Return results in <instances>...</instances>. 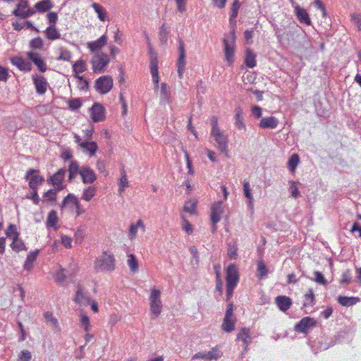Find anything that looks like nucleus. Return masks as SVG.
<instances>
[{
    "mask_svg": "<svg viewBox=\"0 0 361 361\" xmlns=\"http://www.w3.org/2000/svg\"><path fill=\"white\" fill-rule=\"evenodd\" d=\"M221 353L216 348H212L208 352H200L192 357V360L204 359L207 360H216L221 357Z\"/></svg>",
    "mask_w": 361,
    "mask_h": 361,
    "instance_id": "nucleus-15",
    "label": "nucleus"
},
{
    "mask_svg": "<svg viewBox=\"0 0 361 361\" xmlns=\"http://www.w3.org/2000/svg\"><path fill=\"white\" fill-rule=\"evenodd\" d=\"M127 264L130 268V270L133 273H136L138 271L139 266L138 261L133 254H130L128 255Z\"/></svg>",
    "mask_w": 361,
    "mask_h": 361,
    "instance_id": "nucleus-36",
    "label": "nucleus"
},
{
    "mask_svg": "<svg viewBox=\"0 0 361 361\" xmlns=\"http://www.w3.org/2000/svg\"><path fill=\"white\" fill-rule=\"evenodd\" d=\"M279 120L274 116L262 118L259 123V128L262 129H274L277 127Z\"/></svg>",
    "mask_w": 361,
    "mask_h": 361,
    "instance_id": "nucleus-22",
    "label": "nucleus"
},
{
    "mask_svg": "<svg viewBox=\"0 0 361 361\" xmlns=\"http://www.w3.org/2000/svg\"><path fill=\"white\" fill-rule=\"evenodd\" d=\"M33 82L38 94H44L46 92L48 83L43 75H37L33 76Z\"/></svg>",
    "mask_w": 361,
    "mask_h": 361,
    "instance_id": "nucleus-17",
    "label": "nucleus"
},
{
    "mask_svg": "<svg viewBox=\"0 0 361 361\" xmlns=\"http://www.w3.org/2000/svg\"><path fill=\"white\" fill-rule=\"evenodd\" d=\"M238 279L239 275L236 266L229 265L226 269V285L236 286Z\"/></svg>",
    "mask_w": 361,
    "mask_h": 361,
    "instance_id": "nucleus-14",
    "label": "nucleus"
},
{
    "mask_svg": "<svg viewBox=\"0 0 361 361\" xmlns=\"http://www.w3.org/2000/svg\"><path fill=\"white\" fill-rule=\"evenodd\" d=\"M113 87V79L109 75L102 76L96 80L95 88L100 94L108 93Z\"/></svg>",
    "mask_w": 361,
    "mask_h": 361,
    "instance_id": "nucleus-5",
    "label": "nucleus"
},
{
    "mask_svg": "<svg viewBox=\"0 0 361 361\" xmlns=\"http://www.w3.org/2000/svg\"><path fill=\"white\" fill-rule=\"evenodd\" d=\"M27 6L28 4L26 1H20V2L17 4L16 8L13 11V14L21 18H28L33 15L34 11L30 8H27Z\"/></svg>",
    "mask_w": 361,
    "mask_h": 361,
    "instance_id": "nucleus-13",
    "label": "nucleus"
},
{
    "mask_svg": "<svg viewBox=\"0 0 361 361\" xmlns=\"http://www.w3.org/2000/svg\"><path fill=\"white\" fill-rule=\"evenodd\" d=\"M47 38L49 40H56L61 37V34L54 25H50L44 31Z\"/></svg>",
    "mask_w": 361,
    "mask_h": 361,
    "instance_id": "nucleus-29",
    "label": "nucleus"
},
{
    "mask_svg": "<svg viewBox=\"0 0 361 361\" xmlns=\"http://www.w3.org/2000/svg\"><path fill=\"white\" fill-rule=\"evenodd\" d=\"M235 317H224L223 324L221 325L222 330L227 333L233 331L235 329Z\"/></svg>",
    "mask_w": 361,
    "mask_h": 361,
    "instance_id": "nucleus-27",
    "label": "nucleus"
},
{
    "mask_svg": "<svg viewBox=\"0 0 361 361\" xmlns=\"http://www.w3.org/2000/svg\"><path fill=\"white\" fill-rule=\"evenodd\" d=\"M295 15L298 19V20L301 23H305L307 25H310L311 24V20L309 17V15L307 12V11L299 6H296L295 7Z\"/></svg>",
    "mask_w": 361,
    "mask_h": 361,
    "instance_id": "nucleus-24",
    "label": "nucleus"
},
{
    "mask_svg": "<svg viewBox=\"0 0 361 361\" xmlns=\"http://www.w3.org/2000/svg\"><path fill=\"white\" fill-rule=\"evenodd\" d=\"M267 269L263 260L257 262V276L262 279L267 275Z\"/></svg>",
    "mask_w": 361,
    "mask_h": 361,
    "instance_id": "nucleus-47",
    "label": "nucleus"
},
{
    "mask_svg": "<svg viewBox=\"0 0 361 361\" xmlns=\"http://www.w3.org/2000/svg\"><path fill=\"white\" fill-rule=\"evenodd\" d=\"M149 300L150 313L152 317L154 319L161 314L162 310L161 291L156 288L151 289Z\"/></svg>",
    "mask_w": 361,
    "mask_h": 361,
    "instance_id": "nucleus-3",
    "label": "nucleus"
},
{
    "mask_svg": "<svg viewBox=\"0 0 361 361\" xmlns=\"http://www.w3.org/2000/svg\"><path fill=\"white\" fill-rule=\"evenodd\" d=\"M44 317L46 319V322H49L54 327L56 328L59 326L58 319L54 317L52 312H46L44 314Z\"/></svg>",
    "mask_w": 361,
    "mask_h": 361,
    "instance_id": "nucleus-53",
    "label": "nucleus"
},
{
    "mask_svg": "<svg viewBox=\"0 0 361 361\" xmlns=\"http://www.w3.org/2000/svg\"><path fill=\"white\" fill-rule=\"evenodd\" d=\"M235 126L239 130H246V126L243 121V110L240 107H237L235 109Z\"/></svg>",
    "mask_w": 361,
    "mask_h": 361,
    "instance_id": "nucleus-26",
    "label": "nucleus"
},
{
    "mask_svg": "<svg viewBox=\"0 0 361 361\" xmlns=\"http://www.w3.org/2000/svg\"><path fill=\"white\" fill-rule=\"evenodd\" d=\"M243 193L245 197L248 200V206L252 209H253V196L251 193L250 183L247 181L243 183Z\"/></svg>",
    "mask_w": 361,
    "mask_h": 361,
    "instance_id": "nucleus-37",
    "label": "nucleus"
},
{
    "mask_svg": "<svg viewBox=\"0 0 361 361\" xmlns=\"http://www.w3.org/2000/svg\"><path fill=\"white\" fill-rule=\"evenodd\" d=\"M240 7V4L238 0H234L231 8L230 20H232L237 17Z\"/></svg>",
    "mask_w": 361,
    "mask_h": 361,
    "instance_id": "nucleus-50",
    "label": "nucleus"
},
{
    "mask_svg": "<svg viewBox=\"0 0 361 361\" xmlns=\"http://www.w3.org/2000/svg\"><path fill=\"white\" fill-rule=\"evenodd\" d=\"M11 246L12 249L16 252L27 250V247L25 245L24 243L21 240L18 239V235L13 238V241L11 243Z\"/></svg>",
    "mask_w": 361,
    "mask_h": 361,
    "instance_id": "nucleus-43",
    "label": "nucleus"
},
{
    "mask_svg": "<svg viewBox=\"0 0 361 361\" xmlns=\"http://www.w3.org/2000/svg\"><path fill=\"white\" fill-rule=\"evenodd\" d=\"M60 54L59 57L57 58L58 61H69L71 59V52L65 49V48H60L59 49Z\"/></svg>",
    "mask_w": 361,
    "mask_h": 361,
    "instance_id": "nucleus-49",
    "label": "nucleus"
},
{
    "mask_svg": "<svg viewBox=\"0 0 361 361\" xmlns=\"http://www.w3.org/2000/svg\"><path fill=\"white\" fill-rule=\"evenodd\" d=\"M290 184V190L291 196L296 198L300 195V192L298 189V188L295 186V182L293 180L289 181Z\"/></svg>",
    "mask_w": 361,
    "mask_h": 361,
    "instance_id": "nucleus-61",
    "label": "nucleus"
},
{
    "mask_svg": "<svg viewBox=\"0 0 361 361\" xmlns=\"http://www.w3.org/2000/svg\"><path fill=\"white\" fill-rule=\"evenodd\" d=\"M35 8L42 12H45L51 8L50 0H42L35 4Z\"/></svg>",
    "mask_w": 361,
    "mask_h": 361,
    "instance_id": "nucleus-45",
    "label": "nucleus"
},
{
    "mask_svg": "<svg viewBox=\"0 0 361 361\" xmlns=\"http://www.w3.org/2000/svg\"><path fill=\"white\" fill-rule=\"evenodd\" d=\"M237 340L242 341L245 345L244 351L247 350L248 345L252 343L250 330L248 328H242L237 334Z\"/></svg>",
    "mask_w": 361,
    "mask_h": 361,
    "instance_id": "nucleus-21",
    "label": "nucleus"
},
{
    "mask_svg": "<svg viewBox=\"0 0 361 361\" xmlns=\"http://www.w3.org/2000/svg\"><path fill=\"white\" fill-rule=\"evenodd\" d=\"M275 302L280 310L283 312L287 311L292 305L291 299L285 295L277 296L275 299Z\"/></svg>",
    "mask_w": 361,
    "mask_h": 361,
    "instance_id": "nucleus-23",
    "label": "nucleus"
},
{
    "mask_svg": "<svg viewBox=\"0 0 361 361\" xmlns=\"http://www.w3.org/2000/svg\"><path fill=\"white\" fill-rule=\"evenodd\" d=\"M109 62V59L107 54L102 53L93 56L92 59L93 71L94 73H102L104 67H106Z\"/></svg>",
    "mask_w": 361,
    "mask_h": 361,
    "instance_id": "nucleus-8",
    "label": "nucleus"
},
{
    "mask_svg": "<svg viewBox=\"0 0 361 361\" xmlns=\"http://www.w3.org/2000/svg\"><path fill=\"white\" fill-rule=\"evenodd\" d=\"M73 69L77 74L83 73L86 70L85 62L83 60L78 61L73 64Z\"/></svg>",
    "mask_w": 361,
    "mask_h": 361,
    "instance_id": "nucleus-52",
    "label": "nucleus"
},
{
    "mask_svg": "<svg viewBox=\"0 0 361 361\" xmlns=\"http://www.w3.org/2000/svg\"><path fill=\"white\" fill-rule=\"evenodd\" d=\"M245 63L251 68L256 66V55L250 49H247L245 51Z\"/></svg>",
    "mask_w": 361,
    "mask_h": 361,
    "instance_id": "nucleus-35",
    "label": "nucleus"
},
{
    "mask_svg": "<svg viewBox=\"0 0 361 361\" xmlns=\"http://www.w3.org/2000/svg\"><path fill=\"white\" fill-rule=\"evenodd\" d=\"M94 268L97 271H112L115 269V258L112 253L104 251L96 259Z\"/></svg>",
    "mask_w": 361,
    "mask_h": 361,
    "instance_id": "nucleus-2",
    "label": "nucleus"
},
{
    "mask_svg": "<svg viewBox=\"0 0 361 361\" xmlns=\"http://www.w3.org/2000/svg\"><path fill=\"white\" fill-rule=\"evenodd\" d=\"M182 219H183V229L188 234L192 233V231H193L192 226L183 216L182 217Z\"/></svg>",
    "mask_w": 361,
    "mask_h": 361,
    "instance_id": "nucleus-62",
    "label": "nucleus"
},
{
    "mask_svg": "<svg viewBox=\"0 0 361 361\" xmlns=\"http://www.w3.org/2000/svg\"><path fill=\"white\" fill-rule=\"evenodd\" d=\"M317 325V321L310 317L302 318L295 326V331L299 333L307 334L312 329Z\"/></svg>",
    "mask_w": 361,
    "mask_h": 361,
    "instance_id": "nucleus-7",
    "label": "nucleus"
},
{
    "mask_svg": "<svg viewBox=\"0 0 361 361\" xmlns=\"http://www.w3.org/2000/svg\"><path fill=\"white\" fill-rule=\"evenodd\" d=\"M80 169V168L79 167V165L76 161H72L71 162L68 167L70 180L74 178L76 176V175L79 173Z\"/></svg>",
    "mask_w": 361,
    "mask_h": 361,
    "instance_id": "nucleus-42",
    "label": "nucleus"
},
{
    "mask_svg": "<svg viewBox=\"0 0 361 361\" xmlns=\"http://www.w3.org/2000/svg\"><path fill=\"white\" fill-rule=\"evenodd\" d=\"M360 301V299L357 297L338 296V302L345 307L353 306Z\"/></svg>",
    "mask_w": 361,
    "mask_h": 361,
    "instance_id": "nucleus-33",
    "label": "nucleus"
},
{
    "mask_svg": "<svg viewBox=\"0 0 361 361\" xmlns=\"http://www.w3.org/2000/svg\"><path fill=\"white\" fill-rule=\"evenodd\" d=\"M96 189L94 187H88L83 190L82 199L89 202L94 197Z\"/></svg>",
    "mask_w": 361,
    "mask_h": 361,
    "instance_id": "nucleus-44",
    "label": "nucleus"
},
{
    "mask_svg": "<svg viewBox=\"0 0 361 361\" xmlns=\"http://www.w3.org/2000/svg\"><path fill=\"white\" fill-rule=\"evenodd\" d=\"M27 56L34 64L38 68L41 72H45L47 70V66L41 56L38 53L27 52Z\"/></svg>",
    "mask_w": 361,
    "mask_h": 361,
    "instance_id": "nucleus-20",
    "label": "nucleus"
},
{
    "mask_svg": "<svg viewBox=\"0 0 361 361\" xmlns=\"http://www.w3.org/2000/svg\"><path fill=\"white\" fill-rule=\"evenodd\" d=\"M91 116L94 122L103 121L105 117L104 108L100 104H94L91 108Z\"/></svg>",
    "mask_w": 361,
    "mask_h": 361,
    "instance_id": "nucleus-19",
    "label": "nucleus"
},
{
    "mask_svg": "<svg viewBox=\"0 0 361 361\" xmlns=\"http://www.w3.org/2000/svg\"><path fill=\"white\" fill-rule=\"evenodd\" d=\"M30 46L33 49H40L43 47L44 42L40 37H37L30 41Z\"/></svg>",
    "mask_w": 361,
    "mask_h": 361,
    "instance_id": "nucleus-55",
    "label": "nucleus"
},
{
    "mask_svg": "<svg viewBox=\"0 0 361 361\" xmlns=\"http://www.w3.org/2000/svg\"><path fill=\"white\" fill-rule=\"evenodd\" d=\"M80 322L82 326L84 327V330L86 332H88L90 331V319L89 317L85 314L81 315Z\"/></svg>",
    "mask_w": 361,
    "mask_h": 361,
    "instance_id": "nucleus-60",
    "label": "nucleus"
},
{
    "mask_svg": "<svg viewBox=\"0 0 361 361\" xmlns=\"http://www.w3.org/2000/svg\"><path fill=\"white\" fill-rule=\"evenodd\" d=\"M128 187V181L127 178V176L124 171H122V176L119 179L118 182V190L120 193H122L126 188Z\"/></svg>",
    "mask_w": 361,
    "mask_h": 361,
    "instance_id": "nucleus-46",
    "label": "nucleus"
},
{
    "mask_svg": "<svg viewBox=\"0 0 361 361\" xmlns=\"http://www.w3.org/2000/svg\"><path fill=\"white\" fill-rule=\"evenodd\" d=\"M56 189H50L43 197V202L54 204L56 201Z\"/></svg>",
    "mask_w": 361,
    "mask_h": 361,
    "instance_id": "nucleus-41",
    "label": "nucleus"
},
{
    "mask_svg": "<svg viewBox=\"0 0 361 361\" xmlns=\"http://www.w3.org/2000/svg\"><path fill=\"white\" fill-rule=\"evenodd\" d=\"M59 221V217L57 215V212L55 210H51L47 216V226L53 228L54 231L58 229V226H56Z\"/></svg>",
    "mask_w": 361,
    "mask_h": 361,
    "instance_id": "nucleus-31",
    "label": "nucleus"
},
{
    "mask_svg": "<svg viewBox=\"0 0 361 361\" xmlns=\"http://www.w3.org/2000/svg\"><path fill=\"white\" fill-rule=\"evenodd\" d=\"M185 50L184 43L182 39L178 40V59L177 61L178 73L180 78L183 77L185 67Z\"/></svg>",
    "mask_w": 361,
    "mask_h": 361,
    "instance_id": "nucleus-9",
    "label": "nucleus"
},
{
    "mask_svg": "<svg viewBox=\"0 0 361 361\" xmlns=\"http://www.w3.org/2000/svg\"><path fill=\"white\" fill-rule=\"evenodd\" d=\"M149 54L150 58V71L152 76L153 82L157 88L158 87L159 83L157 54L153 51L152 48L149 49Z\"/></svg>",
    "mask_w": 361,
    "mask_h": 361,
    "instance_id": "nucleus-10",
    "label": "nucleus"
},
{
    "mask_svg": "<svg viewBox=\"0 0 361 361\" xmlns=\"http://www.w3.org/2000/svg\"><path fill=\"white\" fill-rule=\"evenodd\" d=\"M350 17L354 23L357 26L358 30L361 31V15L353 13L350 15Z\"/></svg>",
    "mask_w": 361,
    "mask_h": 361,
    "instance_id": "nucleus-64",
    "label": "nucleus"
},
{
    "mask_svg": "<svg viewBox=\"0 0 361 361\" xmlns=\"http://www.w3.org/2000/svg\"><path fill=\"white\" fill-rule=\"evenodd\" d=\"M161 99L165 100H168L170 97L169 88L168 85L164 82L161 83Z\"/></svg>",
    "mask_w": 361,
    "mask_h": 361,
    "instance_id": "nucleus-56",
    "label": "nucleus"
},
{
    "mask_svg": "<svg viewBox=\"0 0 361 361\" xmlns=\"http://www.w3.org/2000/svg\"><path fill=\"white\" fill-rule=\"evenodd\" d=\"M79 203L77 197L73 194H68L63 200L61 208L63 209L65 207L68 205H71L75 207L76 204Z\"/></svg>",
    "mask_w": 361,
    "mask_h": 361,
    "instance_id": "nucleus-39",
    "label": "nucleus"
},
{
    "mask_svg": "<svg viewBox=\"0 0 361 361\" xmlns=\"http://www.w3.org/2000/svg\"><path fill=\"white\" fill-rule=\"evenodd\" d=\"M92 7L97 13V16L101 21H104L106 18V11L105 8L97 3H93Z\"/></svg>",
    "mask_w": 361,
    "mask_h": 361,
    "instance_id": "nucleus-40",
    "label": "nucleus"
},
{
    "mask_svg": "<svg viewBox=\"0 0 361 361\" xmlns=\"http://www.w3.org/2000/svg\"><path fill=\"white\" fill-rule=\"evenodd\" d=\"M223 44L226 63L228 66H231L235 60V33L234 29L231 30L229 34L224 38Z\"/></svg>",
    "mask_w": 361,
    "mask_h": 361,
    "instance_id": "nucleus-1",
    "label": "nucleus"
},
{
    "mask_svg": "<svg viewBox=\"0 0 361 361\" xmlns=\"http://www.w3.org/2000/svg\"><path fill=\"white\" fill-rule=\"evenodd\" d=\"M66 279V276L65 274V269L60 267L54 275V279L58 283L62 284L65 281Z\"/></svg>",
    "mask_w": 361,
    "mask_h": 361,
    "instance_id": "nucleus-48",
    "label": "nucleus"
},
{
    "mask_svg": "<svg viewBox=\"0 0 361 361\" xmlns=\"http://www.w3.org/2000/svg\"><path fill=\"white\" fill-rule=\"evenodd\" d=\"M300 159L298 154H293L288 160V167L291 172H294L299 163Z\"/></svg>",
    "mask_w": 361,
    "mask_h": 361,
    "instance_id": "nucleus-51",
    "label": "nucleus"
},
{
    "mask_svg": "<svg viewBox=\"0 0 361 361\" xmlns=\"http://www.w3.org/2000/svg\"><path fill=\"white\" fill-rule=\"evenodd\" d=\"M81 105L82 103L80 99H73L68 102V106L71 110H77Z\"/></svg>",
    "mask_w": 361,
    "mask_h": 361,
    "instance_id": "nucleus-59",
    "label": "nucleus"
},
{
    "mask_svg": "<svg viewBox=\"0 0 361 361\" xmlns=\"http://www.w3.org/2000/svg\"><path fill=\"white\" fill-rule=\"evenodd\" d=\"M140 228L143 231H145V226L143 224V221L141 219L137 220L135 224H131L129 227L128 231V238L130 240L134 239L137 233V229Z\"/></svg>",
    "mask_w": 361,
    "mask_h": 361,
    "instance_id": "nucleus-28",
    "label": "nucleus"
},
{
    "mask_svg": "<svg viewBox=\"0 0 361 361\" xmlns=\"http://www.w3.org/2000/svg\"><path fill=\"white\" fill-rule=\"evenodd\" d=\"M107 43V37L104 35L97 40L89 42L87 44V47L92 51H96L100 50L102 47H104Z\"/></svg>",
    "mask_w": 361,
    "mask_h": 361,
    "instance_id": "nucleus-25",
    "label": "nucleus"
},
{
    "mask_svg": "<svg viewBox=\"0 0 361 361\" xmlns=\"http://www.w3.org/2000/svg\"><path fill=\"white\" fill-rule=\"evenodd\" d=\"M183 210L186 212H188L191 214H194L196 213V202L189 200L185 203Z\"/></svg>",
    "mask_w": 361,
    "mask_h": 361,
    "instance_id": "nucleus-54",
    "label": "nucleus"
},
{
    "mask_svg": "<svg viewBox=\"0 0 361 361\" xmlns=\"http://www.w3.org/2000/svg\"><path fill=\"white\" fill-rule=\"evenodd\" d=\"M11 61L12 64L16 66L21 71H29L30 69V63L22 57H13Z\"/></svg>",
    "mask_w": 361,
    "mask_h": 361,
    "instance_id": "nucleus-32",
    "label": "nucleus"
},
{
    "mask_svg": "<svg viewBox=\"0 0 361 361\" xmlns=\"http://www.w3.org/2000/svg\"><path fill=\"white\" fill-rule=\"evenodd\" d=\"M39 254V250H36L35 251L30 252L26 258V260L24 263V269L27 271H30L33 267V262L36 260L37 255Z\"/></svg>",
    "mask_w": 361,
    "mask_h": 361,
    "instance_id": "nucleus-30",
    "label": "nucleus"
},
{
    "mask_svg": "<svg viewBox=\"0 0 361 361\" xmlns=\"http://www.w3.org/2000/svg\"><path fill=\"white\" fill-rule=\"evenodd\" d=\"M65 174L66 170L64 169H61L50 178L52 185L58 191H60L63 189L62 182L65 177Z\"/></svg>",
    "mask_w": 361,
    "mask_h": 361,
    "instance_id": "nucleus-18",
    "label": "nucleus"
},
{
    "mask_svg": "<svg viewBox=\"0 0 361 361\" xmlns=\"http://www.w3.org/2000/svg\"><path fill=\"white\" fill-rule=\"evenodd\" d=\"M221 202H214L211 207V221L212 223V232L215 233L217 229L216 224L221 220V215L224 212Z\"/></svg>",
    "mask_w": 361,
    "mask_h": 361,
    "instance_id": "nucleus-6",
    "label": "nucleus"
},
{
    "mask_svg": "<svg viewBox=\"0 0 361 361\" xmlns=\"http://www.w3.org/2000/svg\"><path fill=\"white\" fill-rule=\"evenodd\" d=\"M79 174L84 183H92L96 180V175L90 167L83 166L80 168Z\"/></svg>",
    "mask_w": 361,
    "mask_h": 361,
    "instance_id": "nucleus-16",
    "label": "nucleus"
},
{
    "mask_svg": "<svg viewBox=\"0 0 361 361\" xmlns=\"http://www.w3.org/2000/svg\"><path fill=\"white\" fill-rule=\"evenodd\" d=\"M75 303L80 305H87L90 302L87 290L80 284H78L75 295L73 298Z\"/></svg>",
    "mask_w": 361,
    "mask_h": 361,
    "instance_id": "nucleus-12",
    "label": "nucleus"
},
{
    "mask_svg": "<svg viewBox=\"0 0 361 361\" xmlns=\"http://www.w3.org/2000/svg\"><path fill=\"white\" fill-rule=\"evenodd\" d=\"M37 170L31 169L25 175V179L29 180V186L32 190H37L38 185L44 180L42 176L37 174Z\"/></svg>",
    "mask_w": 361,
    "mask_h": 361,
    "instance_id": "nucleus-11",
    "label": "nucleus"
},
{
    "mask_svg": "<svg viewBox=\"0 0 361 361\" xmlns=\"http://www.w3.org/2000/svg\"><path fill=\"white\" fill-rule=\"evenodd\" d=\"M80 147L87 151L90 156L94 155L98 149L97 144L95 142L85 141L80 144Z\"/></svg>",
    "mask_w": 361,
    "mask_h": 361,
    "instance_id": "nucleus-34",
    "label": "nucleus"
},
{
    "mask_svg": "<svg viewBox=\"0 0 361 361\" xmlns=\"http://www.w3.org/2000/svg\"><path fill=\"white\" fill-rule=\"evenodd\" d=\"M177 5L178 11L180 13H183L186 10L187 0H175Z\"/></svg>",
    "mask_w": 361,
    "mask_h": 361,
    "instance_id": "nucleus-63",
    "label": "nucleus"
},
{
    "mask_svg": "<svg viewBox=\"0 0 361 361\" xmlns=\"http://www.w3.org/2000/svg\"><path fill=\"white\" fill-rule=\"evenodd\" d=\"M314 304V295L312 289H309L304 295L303 307H312Z\"/></svg>",
    "mask_w": 361,
    "mask_h": 361,
    "instance_id": "nucleus-38",
    "label": "nucleus"
},
{
    "mask_svg": "<svg viewBox=\"0 0 361 361\" xmlns=\"http://www.w3.org/2000/svg\"><path fill=\"white\" fill-rule=\"evenodd\" d=\"M31 359V353L27 350H23L20 353L18 361H30Z\"/></svg>",
    "mask_w": 361,
    "mask_h": 361,
    "instance_id": "nucleus-57",
    "label": "nucleus"
},
{
    "mask_svg": "<svg viewBox=\"0 0 361 361\" xmlns=\"http://www.w3.org/2000/svg\"><path fill=\"white\" fill-rule=\"evenodd\" d=\"M211 135L216 143L217 149L221 152L228 155V137L220 129L215 131H211Z\"/></svg>",
    "mask_w": 361,
    "mask_h": 361,
    "instance_id": "nucleus-4",
    "label": "nucleus"
},
{
    "mask_svg": "<svg viewBox=\"0 0 361 361\" xmlns=\"http://www.w3.org/2000/svg\"><path fill=\"white\" fill-rule=\"evenodd\" d=\"M352 276L350 270L345 271L341 277V284H349L351 282Z\"/></svg>",
    "mask_w": 361,
    "mask_h": 361,
    "instance_id": "nucleus-58",
    "label": "nucleus"
}]
</instances>
